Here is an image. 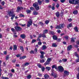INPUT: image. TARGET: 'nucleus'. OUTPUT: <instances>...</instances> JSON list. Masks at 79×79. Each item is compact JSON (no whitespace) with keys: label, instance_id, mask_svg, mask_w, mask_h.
<instances>
[{"label":"nucleus","instance_id":"obj_1","mask_svg":"<svg viewBox=\"0 0 79 79\" xmlns=\"http://www.w3.org/2000/svg\"><path fill=\"white\" fill-rule=\"evenodd\" d=\"M42 1H41L40 0H38V2H36L33 4V6L36 11H38L40 9L39 4V5H42Z\"/></svg>","mask_w":79,"mask_h":79},{"label":"nucleus","instance_id":"obj_2","mask_svg":"<svg viewBox=\"0 0 79 79\" xmlns=\"http://www.w3.org/2000/svg\"><path fill=\"white\" fill-rule=\"evenodd\" d=\"M64 27V24H61L57 26L56 27V29H61V28H63V27Z\"/></svg>","mask_w":79,"mask_h":79},{"label":"nucleus","instance_id":"obj_3","mask_svg":"<svg viewBox=\"0 0 79 79\" xmlns=\"http://www.w3.org/2000/svg\"><path fill=\"white\" fill-rule=\"evenodd\" d=\"M64 75L63 76L64 77H66V76H68L69 74V72L66 70H64Z\"/></svg>","mask_w":79,"mask_h":79},{"label":"nucleus","instance_id":"obj_4","mask_svg":"<svg viewBox=\"0 0 79 79\" xmlns=\"http://www.w3.org/2000/svg\"><path fill=\"white\" fill-rule=\"evenodd\" d=\"M58 69L59 70V71L60 72V73H63L64 71V69L61 66H59L58 67Z\"/></svg>","mask_w":79,"mask_h":79},{"label":"nucleus","instance_id":"obj_5","mask_svg":"<svg viewBox=\"0 0 79 79\" xmlns=\"http://www.w3.org/2000/svg\"><path fill=\"white\" fill-rule=\"evenodd\" d=\"M14 28H15L16 31H22V28L19 27L15 26L14 27Z\"/></svg>","mask_w":79,"mask_h":79},{"label":"nucleus","instance_id":"obj_6","mask_svg":"<svg viewBox=\"0 0 79 79\" xmlns=\"http://www.w3.org/2000/svg\"><path fill=\"white\" fill-rule=\"evenodd\" d=\"M30 21L28 22L27 23V27H30V26H31L32 24V20L30 19Z\"/></svg>","mask_w":79,"mask_h":79},{"label":"nucleus","instance_id":"obj_7","mask_svg":"<svg viewBox=\"0 0 79 79\" xmlns=\"http://www.w3.org/2000/svg\"><path fill=\"white\" fill-rule=\"evenodd\" d=\"M21 10H23V7H20L19 6H18L17 7V9L16 10V12L19 13V12Z\"/></svg>","mask_w":79,"mask_h":79},{"label":"nucleus","instance_id":"obj_8","mask_svg":"<svg viewBox=\"0 0 79 79\" xmlns=\"http://www.w3.org/2000/svg\"><path fill=\"white\" fill-rule=\"evenodd\" d=\"M40 53H41V55L40 56V57L41 59H43L44 58V54H45V53L43 51H40Z\"/></svg>","mask_w":79,"mask_h":79},{"label":"nucleus","instance_id":"obj_9","mask_svg":"<svg viewBox=\"0 0 79 79\" xmlns=\"http://www.w3.org/2000/svg\"><path fill=\"white\" fill-rule=\"evenodd\" d=\"M8 14L9 16L10 17L13 15L14 14H15V13L14 12H11V11H10L8 12Z\"/></svg>","mask_w":79,"mask_h":79},{"label":"nucleus","instance_id":"obj_10","mask_svg":"<svg viewBox=\"0 0 79 79\" xmlns=\"http://www.w3.org/2000/svg\"><path fill=\"white\" fill-rule=\"evenodd\" d=\"M72 48H73V47H72V45H69L67 47V50L68 51H69V50H71L72 49Z\"/></svg>","mask_w":79,"mask_h":79},{"label":"nucleus","instance_id":"obj_11","mask_svg":"<svg viewBox=\"0 0 79 79\" xmlns=\"http://www.w3.org/2000/svg\"><path fill=\"white\" fill-rule=\"evenodd\" d=\"M2 62V60H0V76H1V75H2V74H1V72L2 71V67H1V64Z\"/></svg>","mask_w":79,"mask_h":79},{"label":"nucleus","instance_id":"obj_12","mask_svg":"<svg viewBox=\"0 0 79 79\" xmlns=\"http://www.w3.org/2000/svg\"><path fill=\"white\" fill-rule=\"evenodd\" d=\"M79 3V0H73L74 4H78Z\"/></svg>","mask_w":79,"mask_h":79},{"label":"nucleus","instance_id":"obj_13","mask_svg":"<svg viewBox=\"0 0 79 79\" xmlns=\"http://www.w3.org/2000/svg\"><path fill=\"white\" fill-rule=\"evenodd\" d=\"M51 75L53 76L54 78L56 77V73H54L53 72H52L51 73Z\"/></svg>","mask_w":79,"mask_h":79},{"label":"nucleus","instance_id":"obj_14","mask_svg":"<svg viewBox=\"0 0 79 79\" xmlns=\"http://www.w3.org/2000/svg\"><path fill=\"white\" fill-rule=\"evenodd\" d=\"M20 37L23 39H24L26 38V35L25 34H22L20 35Z\"/></svg>","mask_w":79,"mask_h":79},{"label":"nucleus","instance_id":"obj_15","mask_svg":"<svg viewBox=\"0 0 79 79\" xmlns=\"http://www.w3.org/2000/svg\"><path fill=\"white\" fill-rule=\"evenodd\" d=\"M52 38L54 40H57V39H58V37L56 35H54L52 36Z\"/></svg>","mask_w":79,"mask_h":79},{"label":"nucleus","instance_id":"obj_16","mask_svg":"<svg viewBox=\"0 0 79 79\" xmlns=\"http://www.w3.org/2000/svg\"><path fill=\"white\" fill-rule=\"evenodd\" d=\"M47 49V47L45 45H43L42 46V50H46Z\"/></svg>","mask_w":79,"mask_h":79},{"label":"nucleus","instance_id":"obj_17","mask_svg":"<svg viewBox=\"0 0 79 79\" xmlns=\"http://www.w3.org/2000/svg\"><path fill=\"white\" fill-rule=\"evenodd\" d=\"M73 27V24L72 23H69V25L67 26V27L68 29H69V27Z\"/></svg>","mask_w":79,"mask_h":79},{"label":"nucleus","instance_id":"obj_18","mask_svg":"<svg viewBox=\"0 0 79 79\" xmlns=\"http://www.w3.org/2000/svg\"><path fill=\"white\" fill-rule=\"evenodd\" d=\"M56 15L57 18H59L60 16V12H57L56 13Z\"/></svg>","mask_w":79,"mask_h":79},{"label":"nucleus","instance_id":"obj_19","mask_svg":"<svg viewBox=\"0 0 79 79\" xmlns=\"http://www.w3.org/2000/svg\"><path fill=\"white\" fill-rule=\"evenodd\" d=\"M29 64V62H26L24 64H23V67H25L26 66H28Z\"/></svg>","mask_w":79,"mask_h":79},{"label":"nucleus","instance_id":"obj_20","mask_svg":"<svg viewBox=\"0 0 79 79\" xmlns=\"http://www.w3.org/2000/svg\"><path fill=\"white\" fill-rule=\"evenodd\" d=\"M33 13L34 15H37L39 14L38 12H37L36 11H35L34 12H33Z\"/></svg>","mask_w":79,"mask_h":79},{"label":"nucleus","instance_id":"obj_21","mask_svg":"<svg viewBox=\"0 0 79 79\" xmlns=\"http://www.w3.org/2000/svg\"><path fill=\"white\" fill-rule=\"evenodd\" d=\"M52 69H54V68H55V69H57V67H56V65L54 64V65L52 66Z\"/></svg>","mask_w":79,"mask_h":79},{"label":"nucleus","instance_id":"obj_22","mask_svg":"<svg viewBox=\"0 0 79 79\" xmlns=\"http://www.w3.org/2000/svg\"><path fill=\"white\" fill-rule=\"evenodd\" d=\"M37 66H38V67L40 68H42V64H41L40 63L38 64H37Z\"/></svg>","mask_w":79,"mask_h":79},{"label":"nucleus","instance_id":"obj_23","mask_svg":"<svg viewBox=\"0 0 79 79\" xmlns=\"http://www.w3.org/2000/svg\"><path fill=\"white\" fill-rule=\"evenodd\" d=\"M50 64V62L47 60L46 62H45V63L44 64V65L45 66H46V65H47V64Z\"/></svg>","mask_w":79,"mask_h":79},{"label":"nucleus","instance_id":"obj_24","mask_svg":"<svg viewBox=\"0 0 79 79\" xmlns=\"http://www.w3.org/2000/svg\"><path fill=\"white\" fill-rule=\"evenodd\" d=\"M14 49L13 50L14 51L16 50H17V46L16 45H14Z\"/></svg>","mask_w":79,"mask_h":79},{"label":"nucleus","instance_id":"obj_25","mask_svg":"<svg viewBox=\"0 0 79 79\" xmlns=\"http://www.w3.org/2000/svg\"><path fill=\"white\" fill-rule=\"evenodd\" d=\"M20 48L21 50H22V52H24V48H23V47L20 46Z\"/></svg>","mask_w":79,"mask_h":79},{"label":"nucleus","instance_id":"obj_26","mask_svg":"<svg viewBox=\"0 0 79 79\" xmlns=\"http://www.w3.org/2000/svg\"><path fill=\"white\" fill-rule=\"evenodd\" d=\"M52 46L53 47H57V45L55 43H53Z\"/></svg>","mask_w":79,"mask_h":79},{"label":"nucleus","instance_id":"obj_27","mask_svg":"<svg viewBox=\"0 0 79 79\" xmlns=\"http://www.w3.org/2000/svg\"><path fill=\"white\" fill-rule=\"evenodd\" d=\"M46 69H47V70H48V71H50V69H51V68L50 67H46Z\"/></svg>","mask_w":79,"mask_h":79},{"label":"nucleus","instance_id":"obj_28","mask_svg":"<svg viewBox=\"0 0 79 79\" xmlns=\"http://www.w3.org/2000/svg\"><path fill=\"white\" fill-rule=\"evenodd\" d=\"M41 37L44 38H46V37H46V35H45V33H44L42 35H41Z\"/></svg>","mask_w":79,"mask_h":79},{"label":"nucleus","instance_id":"obj_29","mask_svg":"<svg viewBox=\"0 0 79 79\" xmlns=\"http://www.w3.org/2000/svg\"><path fill=\"white\" fill-rule=\"evenodd\" d=\"M77 10H76L73 11V13L74 14V15H77Z\"/></svg>","mask_w":79,"mask_h":79},{"label":"nucleus","instance_id":"obj_30","mask_svg":"<svg viewBox=\"0 0 79 79\" xmlns=\"http://www.w3.org/2000/svg\"><path fill=\"white\" fill-rule=\"evenodd\" d=\"M48 33V30H45L43 31V33L44 34H47Z\"/></svg>","mask_w":79,"mask_h":79},{"label":"nucleus","instance_id":"obj_31","mask_svg":"<svg viewBox=\"0 0 79 79\" xmlns=\"http://www.w3.org/2000/svg\"><path fill=\"white\" fill-rule=\"evenodd\" d=\"M69 2L70 4L74 3L73 0H69Z\"/></svg>","mask_w":79,"mask_h":79},{"label":"nucleus","instance_id":"obj_32","mask_svg":"<svg viewBox=\"0 0 79 79\" xmlns=\"http://www.w3.org/2000/svg\"><path fill=\"white\" fill-rule=\"evenodd\" d=\"M49 34L50 35H54L55 34V33L53 31H49Z\"/></svg>","mask_w":79,"mask_h":79},{"label":"nucleus","instance_id":"obj_33","mask_svg":"<svg viewBox=\"0 0 79 79\" xmlns=\"http://www.w3.org/2000/svg\"><path fill=\"white\" fill-rule=\"evenodd\" d=\"M44 77L45 79H48V78L49 76L48 75L46 74L44 75Z\"/></svg>","mask_w":79,"mask_h":79},{"label":"nucleus","instance_id":"obj_34","mask_svg":"<svg viewBox=\"0 0 79 79\" xmlns=\"http://www.w3.org/2000/svg\"><path fill=\"white\" fill-rule=\"evenodd\" d=\"M26 58V56H24L20 57V60H22V59H24V58Z\"/></svg>","mask_w":79,"mask_h":79},{"label":"nucleus","instance_id":"obj_35","mask_svg":"<svg viewBox=\"0 0 79 79\" xmlns=\"http://www.w3.org/2000/svg\"><path fill=\"white\" fill-rule=\"evenodd\" d=\"M27 14H29V13H31V10H27L26 11Z\"/></svg>","mask_w":79,"mask_h":79},{"label":"nucleus","instance_id":"obj_36","mask_svg":"<svg viewBox=\"0 0 79 79\" xmlns=\"http://www.w3.org/2000/svg\"><path fill=\"white\" fill-rule=\"evenodd\" d=\"M11 19H13L15 16V14H14V15H11Z\"/></svg>","mask_w":79,"mask_h":79},{"label":"nucleus","instance_id":"obj_37","mask_svg":"<svg viewBox=\"0 0 79 79\" xmlns=\"http://www.w3.org/2000/svg\"><path fill=\"white\" fill-rule=\"evenodd\" d=\"M27 79H30L31 78V75H29L27 76Z\"/></svg>","mask_w":79,"mask_h":79},{"label":"nucleus","instance_id":"obj_38","mask_svg":"<svg viewBox=\"0 0 79 79\" xmlns=\"http://www.w3.org/2000/svg\"><path fill=\"white\" fill-rule=\"evenodd\" d=\"M64 39H65L67 40H68V38H69V36H65L64 37Z\"/></svg>","mask_w":79,"mask_h":79},{"label":"nucleus","instance_id":"obj_39","mask_svg":"<svg viewBox=\"0 0 79 79\" xmlns=\"http://www.w3.org/2000/svg\"><path fill=\"white\" fill-rule=\"evenodd\" d=\"M75 56L77 57V58H79V56L78 55V54H77V52H75Z\"/></svg>","mask_w":79,"mask_h":79},{"label":"nucleus","instance_id":"obj_40","mask_svg":"<svg viewBox=\"0 0 79 79\" xmlns=\"http://www.w3.org/2000/svg\"><path fill=\"white\" fill-rule=\"evenodd\" d=\"M62 61H63V62H66V61H67V59H62Z\"/></svg>","mask_w":79,"mask_h":79},{"label":"nucleus","instance_id":"obj_41","mask_svg":"<svg viewBox=\"0 0 79 79\" xmlns=\"http://www.w3.org/2000/svg\"><path fill=\"white\" fill-rule=\"evenodd\" d=\"M1 78L2 79H9L8 77H4L3 76Z\"/></svg>","mask_w":79,"mask_h":79},{"label":"nucleus","instance_id":"obj_42","mask_svg":"<svg viewBox=\"0 0 79 79\" xmlns=\"http://www.w3.org/2000/svg\"><path fill=\"white\" fill-rule=\"evenodd\" d=\"M41 70L43 72H44V71H45V68L44 67H42V68L41 67Z\"/></svg>","mask_w":79,"mask_h":79},{"label":"nucleus","instance_id":"obj_43","mask_svg":"<svg viewBox=\"0 0 79 79\" xmlns=\"http://www.w3.org/2000/svg\"><path fill=\"white\" fill-rule=\"evenodd\" d=\"M45 23L46 24H48L49 23V21L47 20L46 21H45Z\"/></svg>","mask_w":79,"mask_h":79},{"label":"nucleus","instance_id":"obj_44","mask_svg":"<svg viewBox=\"0 0 79 79\" xmlns=\"http://www.w3.org/2000/svg\"><path fill=\"white\" fill-rule=\"evenodd\" d=\"M30 53L31 54H34V51H33V50H31L30 52Z\"/></svg>","mask_w":79,"mask_h":79},{"label":"nucleus","instance_id":"obj_45","mask_svg":"<svg viewBox=\"0 0 79 79\" xmlns=\"http://www.w3.org/2000/svg\"><path fill=\"white\" fill-rule=\"evenodd\" d=\"M40 63H44L45 62V60H44V59L42 60H40Z\"/></svg>","mask_w":79,"mask_h":79},{"label":"nucleus","instance_id":"obj_46","mask_svg":"<svg viewBox=\"0 0 79 79\" xmlns=\"http://www.w3.org/2000/svg\"><path fill=\"white\" fill-rule=\"evenodd\" d=\"M51 60H52L51 58H48L47 60V61H48V62H49L50 63V61H51Z\"/></svg>","mask_w":79,"mask_h":79},{"label":"nucleus","instance_id":"obj_47","mask_svg":"<svg viewBox=\"0 0 79 79\" xmlns=\"http://www.w3.org/2000/svg\"><path fill=\"white\" fill-rule=\"evenodd\" d=\"M74 29L76 31V32H77L78 31V30L77 29V27H76L74 28Z\"/></svg>","mask_w":79,"mask_h":79},{"label":"nucleus","instance_id":"obj_48","mask_svg":"<svg viewBox=\"0 0 79 79\" xmlns=\"http://www.w3.org/2000/svg\"><path fill=\"white\" fill-rule=\"evenodd\" d=\"M71 42H74L75 41L74 40V38H72L71 39Z\"/></svg>","mask_w":79,"mask_h":79},{"label":"nucleus","instance_id":"obj_49","mask_svg":"<svg viewBox=\"0 0 79 79\" xmlns=\"http://www.w3.org/2000/svg\"><path fill=\"white\" fill-rule=\"evenodd\" d=\"M36 40H33L31 41V43L33 44L35 42H36Z\"/></svg>","mask_w":79,"mask_h":79},{"label":"nucleus","instance_id":"obj_50","mask_svg":"<svg viewBox=\"0 0 79 79\" xmlns=\"http://www.w3.org/2000/svg\"><path fill=\"white\" fill-rule=\"evenodd\" d=\"M11 30L12 32H15V29L13 28H11Z\"/></svg>","mask_w":79,"mask_h":79},{"label":"nucleus","instance_id":"obj_51","mask_svg":"<svg viewBox=\"0 0 79 79\" xmlns=\"http://www.w3.org/2000/svg\"><path fill=\"white\" fill-rule=\"evenodd\" d=\"M5 3L4 1H3L1 3V4L2 5V6H4V5H5Z\"/></svg>","mask_w":79,"mask_h":79},{"label":"nucleus","instance_id":"obj_52","mask_svg":"<svg viewBox=\"0 0 79 79\" xmlns=\"http://www.w3.org/2000/svg\"><path fill=\"white\" fill-rule=\"evenodd\" d=\"M61 40V39H57V40H56V41L57 42H60V40Z\"/></svg>","mask_w":79,"mask_h":79},{"label":"nucleus","instance_id":"obj_53","mask_svg":"<svg viewBox=\"0 0 79 79\" xmlns=\"http://www.w3.org/2000/svg\"><path fill=\"white\" fill-rule=\"evenodd\" d=\"M30 9L31 10H32V11H33L34 10V8L33 7H30Z\"/></svg>","mask_w":79,"mask_h":79},{"label":"nucleus","instance_id":"obj_54","mask_svg":"<svg viewBox=\"0 0 79 79\" xmlns=\"http://www.w3.org/2000/svg\"><path fill=\"white\" fill-rule=\"evenodd\" d=\"M76 63H78L79 62V57L76 59Z\"/></svg>","mask_w":79,"mask_h":79},{"label":"nucleus","instance_id":"obj_55","mask_svg":"<svg viewBox=\"0 0 79 79\" xmlns=\"http://www.w3.org/2000/svg\"><path fill=\"white\" fill-rule=\"evenodd\" d=\"M8 59H9V56H6V60H8Z\"/></svg>","mask_w":79,"mask_h":79},{"label":"nucleus","instance_id":"obj_56","mask_svg":"<svg viewBox=\"0 0 79 79\" xmlns=\"http://www.w3.org/2000/svg\"><path fill=\"white\" fill-rule=\"evenodd\" d=\"M34 52L35 53H37V48L35 49Z\"/></svg>","mask_w":79,"mask_h":79},{"label":"nucleus","instance_id":"obj_57","mask_svg":"<svg viewBox=\"0 0 79 79\" xmlns=\"http://www.w3.org/2000/svg\"><path fill=\"white\" fill-rule=\"evenodd\" d=\"M60 1L61 3H64L65 2V0H60Z\"/></svg>","mask_w":79,"mask_h":79},{"label":"nucleus","instance_id":"obj_58","mask_svg":"<svg viewBox=\"0 0 79 79\" xmlns=\"http://www.w3.org/2000/svg\"><path fill=\"white\" fill-rule=\"evenodd\" d=\"M57 32L59 34H60V33H61V31L60 30H57Z\"/></svg>","mask_w":79,"mask_h":79},{"label":"nucleus","instance_id":"obj_59","mask_svg":"<svg viewBox=\"0 0 79 79\" xmlns=\"http://www.w3.org/2000/svg\"><path fill=\"white\" fill-rule=\"evenodd\" d=\"M19 16L20 17H24V15H23V14H20L19 15Z\"/></svg>","mask_w":79,"mask_h":79},{"label":"nucleus","instance_id":"obj_60","mask_svg":"<svg viewBox=\"0 0 79 79\" xmlns=\"http://www.w3.org/2000/svg\"><path fill=\"white\" fill-rule=\"evenodd\" d=\"M59 6H60V5L59 4H57L56 5V8H58L59 7Z\"/></svg>","mask_w":79,"mask_h":79},{"label":"nucleus","instance_id":"obj_61","mask_svg":"<svg viewBox=\"0 0 79 79\" xmlns=\"http://www.w3.org/2000/svg\"><path fill=\"white\" fill-rule=\"evenodd\" d=\"M42 37V34H40L39 35V36H38V38H40Z\"/></svg>","mask_w":79,"mask_h":79},{"label":"nucleus","instance_id":"obj_62","mask_svg":"<svg viewBox=\"0 0 79 79\" xmlns=\"http://www.w3.org/2000/svg\"><path fill=\"white\" fill-rule=\"evenodd\" d=\"M46 3H49L50 2V0H45Z\"/></svg>","mask_w":79,"mask_h":79},{"label":"nucleus","instance_id":"obj_63","mask_svg":"<svg viewBox=\"0 0 79 79\" xmlns=\"http://www.w3.org/2000/svg\"><path fill=\"white\" fill-rule=\"evenodd\" d=\"M15 62H16V59H14L12 60V63H15Z\"/></svg>","mask_w":79,"mask_h":79},{"label":"nucleus","instance_id":"obj_64","mask_svg":"<svg viewBox=\"0 0 79 79\" xmlns=\"http://www.w3.org/2000/svg\"><path fill=\"white\" fill-rule=\"evenodd\" d=\"M38 45H42V42H38Z\"/></svg>","mask_w":79,"mask_h":79}]
</instances>
